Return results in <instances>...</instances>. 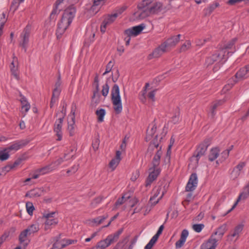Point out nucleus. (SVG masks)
I'll list each match as a JSON object with an SVG mask.
<instances>
[{
    "mask_svg": "<svg viewBox=\"0 0 249 249\" xmlns=\"http://www.w3.org/2000/svg\"><path fill=\"white\" fill-rule=\"evenodd\" d=\"M76 10L73 6L66 9L62 16L60 21L58 23L56 35L57 38H60L67 29L71 24L75 17Z\"/></svg>",
    "mask_w": 249,
    "mask_h": 249,
    "instance_id": "obj_1",
    "label": "nucleus"
},
{
    "mask_svg": "<svg viewBox=\"0 0 249 249\" xmlns=\"http://www.w3.org/2000/svg\"><path fill=\"white\" fill-rule=\"evenodd\" d=\"M150 4H148L143 8L138 7V13L140 18L143 19L151 14L158 13L162 9V5L160 2H156L152 5Z\"/></svg>",
    "mask_w": 249,
    "mask_h": 249,
    "instance_id": "obj_2",
    "label": "nucleus"
},
{
    "mask_svg": "<svg viewBox=\"0 0 249 249\" xmlns=\"http://www.w3.org/2000/svg\"><path fill=\"white\" fill-rule=\"evenodd\" d=\"M111 101L113 108L117 114L120 113L123 109L119 86L115 84L111 90Z\"/></svg>",
    "mask_w": 249,
    "mask_h": 249,
    "instance_id": "obj_3",
    "label": "nucleus"
},
{
    "mask_svg": "<svg viewBox=\"0 0 249 249\" xmlns=\"http://www.w3.org/2000/svg\"><path fill=\"white\" fill-rule=\"evenodd\" d=\"M144 28V24H141L125 30L124 31V35L126 36L124 39L125 41V45L126 46L129 45L131 37L138 36Z\"/></svg>",
    "mask_w": 249,
    "mask_h": 249,
    "instance_id": "obj_4",
    "label": "nucleus"
},
{
    "mask_svg": "<svg viewBox=\"0 0 249 249\" xmlns=\"http://www.w3.org/2000/svg\"><path fill=\"white\" fill-rule=\"evenodd\" d=\"M166 190L164 186H156L152 191V196H151L149 203L151 206H154L157 204L160 200L165 193Z\"/></svg>",
    "mask_w": 249,
    "mask_h": 249,
    "instance_id": "obj_5",
    "label": "nucleus"
},
{
    "mask_svg": "<svg viewBox=\"0 0 249 249\" xmlns=\"http://www.w3.org/2000/svg\"><path fill=\"white\" fill-rule=\"evenodd\" d=\"M223 51H221L220 50L217 51L206 59V63L208 65H212L214 62L223 63L228 58V56L226 54H223Z\"/></svg>",
    "mask_w": 249,
    "mask_h": 249,
    "instance_id": "obj_6",
    "label": "nucleus"
},
{
    "mask_svg": "<svg viewBox=\"0 0 249 249\" xmlns=\"http://www.w3.org/2000/svg\"><path fill=\"white\" fill-rule=\"evenodd\" d=\"M39 230V224L37 223L33 224L23 231L19 235V240L20 243H23L26 240V238L32 234L37 232Z\"/></svg>",
    "mask_w": 249,
    "mask_h": 249,
    "instance_id": "obj_7",
    "label": "nucleus"
},
{
    "mask_svg": "<svg viewBox=\"0 0 249 249\" xmlns=\"http://www.w3.org/2000/svg\"><path fill=\"white\" fill-rule=\"evenodd\" d=\"M121 232H118L114 234L109 235L105 240H101L97 243L96 248L97 249H104L109 246L111 244L117 241Z\"/></svg>",
    "mask_w": 249,
    "mask_h": 249,
    "instance_id": "obj_8",
    "label": "nucleus"
},
{
    "mask_svg": "<svg viewBox=\"0 0 249 249\" xmlns=\"http://www.w3.org/2000/svg\"><path fill=\"white\" fill-rule=\"evenodd\" d=\"M125 10V7H122L120 11H119V13H116L107 16L105 18L104 21L101 25L100 28L101 32L104 33L106 32L107 27L110 24L112 23L115 20L118 15L121 14Z\"/></svg>",
    "mask_w": 249,
    "mask_h": 249,
    "instance_id": "obj_9",
    "label": "nucleus"
},
{
    "mask_svg": "<svg viewBox=\"0 0 249 249\" xmlns=\"http://www.w3.org/2000/svg\"><path fill=\"white\" fill-rule=\"evenodd\" d=\"M30 35V28L27 26L20 35L21 40L19 45L26 51L29 41Z\"/></svg>",
    "mask_w": 249,
    "mask_h": 249,
    "instance_id": "obj_10",
    "label": "nucleus"
},
{
    "mask_svg": "<svg viewBox=\"0 0 249 249\" xmlns=\"http://www.w3.org/2000/svg\"><path fill=\"white\" fill-rule=\"evenodd\" d=\"M55 214V213H47L44 215V217L46 219L45 222L44 229L45 231H47L51 228L52 226L56 225L58 221L57 219L54 218L53 215Z\"/></svg>",
    "mask_w": 249,
    "mask_h": 249,
    "instance_id": "obj_11",
    "label": "nucleus"
},
{
    "mask_svg": "<svg viewBox=\"0 0 249 249\" xmlns=\"http://www.w3.org/2000/svg\"><path fill=\"white\" fill-rule=\"evenodd\" d=\"M160 172V168L151 167L149 168V174L146 181V186H150L159 175Z\"/></svg>",
    "mask_w": 249,
    "mask_h": 249,
    "instance_id": "obj_12",
    "label": "nucleus"
},
{
    "mask_svg": "<svg viewBox=\"0 0 249 249\" xmlns=\"http://www.w3.org/2000/svg\"><path fill=\"white\" fill-rule=\"evenodd\" d=\"M249 76V64L241 68L235 75L233 78L238 82L247 78Z\"/></svg>",
    "mask_w": 249,
    "mask_h": 249,
    "instance_id": "obj_13",
    "label": "nucleus"
},
{
    "mask_svg": "<svg viewBox=\"0 0 249 249\" xmlns=\"http://www.w3.org/2000/svg\"><path fill=\"white\" fill-rule=\"evenodd\" d=\"M197 184V177L196 173L191 175L188 182L186 186L185 190L187 192H191L195 190Z\"/></svg>",
    "mask_w": 249,
    "mask_h": 249,
    "instance_id": "obj_14",
    "label": "nucleus"
},
{
    "mask_svg": "<svg viewBox=\"0 0 249 249\" xmlns=\"http://www.w3.org/2000/svg\"><path fill=\"white\" fill-rule=\"evenodd\" d=\"M237 38H234L229 41L227 43L225 44L224 46L220 50L221 51H223V54H226L228 57V54L230 53H232L235 51L234 44L236 41Z\"/></svg>",
    "mask_w": 249,
    "mask_h": 249,
    "instance_id": "obj_15",
    "label": "nucleus"
},
{
    "mask_svg": "<svg viewBox=\"0 0 249 249\" xmlns=\"http://www.w3.org/2000/svg\"><path fill=\"white\" fill-rule=\"evenodd\" d=\"M249 196V183L244 187L243 191L238 196L236 202L232 207L227 212V213L231 212L237 206L239 201L241 199H246Z\"/></svg>",
    "mask_w": 249,
    "mask_h": 249,
    "instance_id": "obj_16",
    "label": "nucleus"
},
{
    "mask_svg": "<svg viewBox=\"0 0 249 249\" xmlns=\"http://www.w3.org/2000/svg\"><path fill=\"white\" fill-rule=\"evenodd\" d=\"M227 230V225L226 224H224L216 229L215 231L213 233L211 236H213V238L215 239L216 242L220 240L224 233Z\"/></svg>",
    "mask_w": 249,
    "mask_h": 249,
    "instance_id": "obj_17",
    "label": "nucleus"
},
{
    "mask_svg": "<svg viewBox=\"0 0 249 249\" xmlns=\"http://www.w3.org/2000/svg\"><path fill=\"white\" fill-rule=\"evenodd\" d=\"M63 119L64 117L59 118L55 121L54 125L53 130L57 137V141H61L62 138V127Z\"/></svg>",
    "mask_w": 249,
    "mask_h": 249,
    "instance_id": "obj_18",
    "label": "nucleus"
},
{
    "mask_svg": "<svg viewBox=\"0 0 249 249\" xmlns=\"http://www.w3.org/2000/svg\"><path fill=\"white\" fill-rule=\"evenodd\" d=\"M180 36L181 35L180 34L172 36L162 43L165 45L166 48L168 50L175 47L179 42Z\"/></svg>",
    "mask_w": 249,
    "mask_h": 249,
    "instance_id": "obj_19",
    "label": "nucleus"
},
{
    "mask_svg": "<svg viewBox=\"0 0 249 249\" xmlns=\"http://www.w3.org/2000/svg\"><path fill=\"white\" fill-rule=\"evenodd\" d=\"M244 227V223L243 222L237 225L234 228L232 232L229 235V237L231 240L235 239L236 240L238 239L239 235L241 233Z\"/></svg>",
    "mask_w": 249,
    "mask_h": 249,
    "instance_id": "obj_20",
    "label": "nucleus"
},
{
    "mask_svg": "<svg viewBox=\"0 0 249 249\" xmlns=\"http://www.w3.org/2000/svg\"><path fill=\"white\" fill-rule=\"evenodd\" d=\"M20 98L19 101L21 103V109L20 112L22 114L23 117H25L27 112L31 108L30 103L28 102L26 98L24 96L20 95Z\"/></svg>",
    "mask_w": 249,
    "mask_h": 249,
    "instance_id": "obj_21",
    "label": "nucleus"
},
{
    "mask_svg": "<svg viewBox=\"0 0 249 249\" xmlns=\"http://www.w3.org/2000/svg\"><path fill=\"white\" fill-rule=\"evenodd\" d=\"M167 49L165 47V45L162 43L159 47L156 48L154 51L148 55V59H151L153 58H158L161 56Z\"/></svg>",
    "mask_w": 249,
    "mask_h": 249,
    "instance_id": "obj_22",
    "label": "nucleus"
},
{
    "mask_svg": "<svg viewBox=\"0 0 249 249\" xmlns=\"http://www.w3.org/2000/svg\"><path fill=\"white\" fill-rule=\"evenodd\" d=\"M208 145L206 143L203 142L199 145L197 147L195 154L194 156L196 158V161H198L200 158L203 156L207 149Z\"/></svg>",
    "mask_w": 249,
    "mask_h": 249,
    "instance_id": "obj_23",
    "label": "nucleus"
},
{
    "mask_svg": "<svg viewBox=\"0 0 249 249\" xmlns=\"http://www.w3.org/2000/svg\"><path fill=\"white\" fill-rule=\"evenodd\" d=\"M246 163L244 162H240L232 170L231 177L232 179H235L240 175L241 171L245 166Z\"/></svg>",
    "mask_w": 249,
    "mask_h": 249,
    "instance_id": "obj_24",
    "label": "nucleus"
},
{
    "mask_svg": "<svg viewBox=\"0 0 249 249\" xmlns=\"http://www.w3.org/2000/svg\"><path fill=\"white\" fill-rule=\"evenodd\" d=\"M217 245L215 239L213 236H210L207 242L201 245L200 249H215Z\"/></svg>",
    "mask_w": 249,
    "mask_h": 249,
    "instance_id": "obj_25",
    "label": "nucleus"
},
{
    "mask_svg": "<svg viewBox=\"0 0 249 249\" xmlns=\"http://www.w3.org/2000/svg\"><path fill=\"white\" fill-rule=\"evenodd\" d=\"M26 144V143L24 142V140L17 141L15 142L10 146L7 147V148L10 152L12 151H16L25 145Z\"/></svg>",
    "mask_w": 249,
    "mask_h": 249,
    "instance_id": "obj_26",
    "label": "nucleus"
},
{
    "mask_svg": "<svg viewBox=\"0 0 249 249\" xmlns=\"http://www.w3.org/2000/svg\"><path fill=\"white\" fill-rule=\"evenodd\" d=\"M43 190L41 188H36L28 191L25 196L31 198L37 197L43 195Z\"/></svg>",
    "mask_w": 249,
    "mask_h": 249,
    "instance_id": "obj_27",
    "label": "nucleus"
},
{
    "mask_svg": "<svg viewBox=\"0 0 249 249\" xmlns=\"http://www.w3.org/2000/svg\"><path fill=\"white\" fill-rule=\"evenodd\" d=\"M121 153L120 151H117L116 154V157L115 158L112 159L109 163V166L110 168L112 169V170H114L116 167L118 166L121 160Z\"/></svg>",
    "mask_w": 249,
    "mask_h": 249,
    "instance_id": "obj_28",
    "label": "nucleus"
},
{
    "mask_svg": "<svg viewBox=\"0 0 249 249\" xmlns=\"http://www.w3.org/2000/svg\"><path fill=\"white\" fill-rule=\"evenodd\" d=\"M162 151L160 150H158L156 154L154 156L152 162V167L154 168H159V166L160 161V157L162 155Z\"/></svg>",
    "mask_w": 249,
    "mask_h": 249,
    "instance_id": "obj_29",
    "label": "nucleus"
},
{
    "mask_svg": "<svg viewBox=\"0 0 249 249\" xmlns=\"http://www.w3.org/2000/svg\"><path fill=\"white\" fill-rule=\"evenodd\" d=\"M75 147L73 146L70 147L65 151L64 158L65 160H68L70 159L74 158V153L75 152Z\"/></svg>",
    "mask_w": 249,
    "mask_h": 249,
    "instance_id": "obj_30",
    "label": "nucleus"
},
{
    "mask_svg": "<svg viewBox=\"0 0 249 249\" xmlns=\"http://www.w3.org/2000/svg\"><path fill=\"white\" fill-rule=\"evenodd\" d=\"M219 6L218 2H214L213 4H210L207 7L205 8L203 11L205 16H209L212 13L214 9Z\"/></svg>",
    "mask_w": 249,
    "mask_h": 249,
    "instance_id": "obj_31",
    "label": "nucleus"
},
{
    "mask_svg": "<svg viewBox=\"0 0 249 249\" xmlns=\"http://www.w3.org/2000/svg\"><path fill=\"white\" fill-rule=\"evenodd\" d=\"M220 150L217 147L212 148L209 155V160L211 161L214 160L219 155Z\"/></svg>",
    "mask_w": 249,
    "mask_h": 249,
    "instance_id": "obj_32",
    "label": "nucleus"
},
{
    "mask_svg": "<svg viewBox=\"0 0 249 249\" xmlns=\"http://www.w3.org/2000/svg\"><path fill=\"white\" fill-rule=\"evenodd\" d=\"M53 170H54V168L53 167L52 164H50L41 168L38 169V170H36V172L39 173L40 175H43L45 174H47Z\"/></svg>",
    "mask_w": 249,
    "mask_h": 249,
    "instance_id": "obj_33",
    "label": "nucleus"
},
{
    "mask_svg": "<svg viewBox=\"0 0 249 249\" xmlns=\"http://www.w3.org/2000/svg\"><path fill=\"white\" fill-rule=\"evenodd\" d=\"M10 151L6 148L0 151V160L4 161L9 158Z\"/></svg>",
    "mask_w": 249,
    "mask_h": 249,
    "instance_id": "obj_34",
    "label": "nucleus"
},
{
    "mask_svg": "<svg viewBox=\"0 0 249 249\" xmlns=\"http://www.w3.org/2000/svg\"><path fill=\"white\" fill-rule=\"evenodd\" d=\"M236 81L233 77L231 78L228 80V83L224 86L223 89V92H225L231 89L232 86L236 83Z\"/></svg>",
    "mask_w": 249,
    "mask_h": 249,
    "instance_id": "obj_35",
    "label": "nucleus"
},
{
    "mask_svg": "<svg viewBox=\"0 0 249 249\" xmlns=\"http://www.w3.org/2000/svg\"><path fill=\"white\" fill-rule=\"evenodd\" d=\"M151 125L152 127L151 128V129L150 130H147V136L146 137L147 141H149L150 140L151 138H152L153 136L155 134L156 131L157 127L156 126V124H151Z\"/></svg>",
    "mask_w": 249,
    "mask_h": 249,
    "instance_id": "obj_36",
    "label": "nucleus"
},
{
    "mask_svg": "<svg viewBox=\"0 0 249 249\" xmlns=\"http://www.w3.org/2000/svg\"><path fill=\"white\" fill-rule=\"evenodd\" d=\"M59 96V90L57 89L53 90V95L50 103V107L52 108L56 102Z\"/></svg>",
    "mask_w": 249,
    "mask_h": 249,
    "instance_id": "obj_37",
    "label": "nucleus"
},
{
    "mask_svg": "<svg viewBox=\"0 0 249 249\" xmlns=\"http://www.w3.org/2000/svg\"><path fill=\"white\" fill-rule=\"evenodd\" d=\"M158 135L155 136L154 140L150 142L149 147L148 148V151L153 150L154 148H158L159 143L157 140Z\"/></svg>",
    "mask_w": 249,
    "mask_h": 249,
    "instance_id": "obj_38",
    "label": "nucleus"
},
{
    "mask_svg": "<svg viewBox=\"0 0 249 249\" xmlns=\"http://www.w3.org/2000/svg\"><path fill=\"white\" fill-rule=\"evenodd\" d=\"M61 242L62 243V247L64 248L70 245L76 243L77 240L76 239H64L61 240Z\"/></svg>",
    "mask_w": 249,
    "mask_h": 249,
    "instance_id": "obj_39",
    "label": "nucleus"
},
{
    "mask_svg": "<svg viewBox=\"0 0 249 249\" xmlns=\"http://www.w3.org/2000/svg\"><path fill=\"white\" fill-rule=\"evenodd\" d=\"M191 47V43L190 40L186 41L180 47V52H184L189 50Z\"/></svg>",
    "mask_w": 249,
    "mask_h": 249,
    "instance_id": "obj_40",
    "label": "nucleus"
},
{
    "mask_svg": "<svg viewBox=\"0 0 249 249\" xmlns=\"http://www.w3.org/2000/svg\"><path fill=\"white\" fill-rule=\"evenodd\" d=\"M65 160L63 157H59L54 161L51 164L54 170L56 169L60 164H61Z\"/></svg>",
    "mask_w": 249,
    "mask_h": 249,
    "instance_id": "obj_41",
    "label": "nucleus"
},
{
    "mask_svg": "<svg viewBox=\"0 0 249 249\" xmlns=\"http://www.w3.org/2000/svg\"><path fill=\"white\" fill-rule=\"evenodd\" d=\"M106 114V111L104 109H100L99 110H97L96 111V114L98 116V121L100 122H102L103 121L104 117Z\"/></svg>",
    "mask_w": 249,
    "mask_h": 249,
    "instance_id": "obj_42",
    "label": "nucleus"
},
{
    "mask_svg": "<svg viewBox=\"0 0 249 249\" xmlns=\"http://www.w3.org/2000/svg\"><path fill=\"white\" fill-rule=\"evenodd\" d=\"M10 70L12 74L15 77V78L18 79L19 76L18 72V68L15 67L13 61L11 64Z\"/></svg>",
    "mask_w": 249,
    "mask_h": 249,
    "instance_id": "obj_43",
    "label": "nucleus"
},
{
    "mask_svg": "<svg viewBox=\"0 0 249 249\" xmlns=\"http://www.w3.org/2000/svg\"><path fill=\"white\" fill-rule=\"evenodd\" d=\"M24 0H13L10 7V10L15 12L18 7L19 4L23 2Z\"/></svg>",
    "mask_w": 249,
    "mask_h": 249,
    "instance_id": "obj_44",
    "label": "nucleus"
},
{
    "mask_svg": "<svg viewBox=\"0 0 249 249\" xmlns=\"http://www.w3.org/2000/svg\"><path fill=\"white\" fill-rule=\"evenodd\" d=\"M6 20L7 19L5 17V14L3 12L0 15V35H1L2 34L3 27Z\"/></svg>",
    "mask_w": 249,
    "mask_h": 249,
    "instance_id": "obj_45",
    "label": "nucleus"
},
{
    "mask_svg": "<svg viewBox=\"0 0 249 249\" xmlns=\"http://www.w3.org/2000/svg\"><path fill=\"white\" fill-rule=\"evenodd\" d=\"M59 5H55V8H53L50 14V18L52 19H55L56 16L59 13L60 9L58 7Z\"/></svg>",
    "mask_w": 249,
    "mask_h": 249,
    "instance_id": "obj_46",
    "label": "nucleus"
},
{
    "mask_svg": "<svg viewBox=\"0 0 249 249\" xmlns=\"http://www.w3.org/2000/svg\"><path fill=\"white\" fill-rule=\"evenodd\" d=\"M105 0H93V4L91 6V10L93 12L95 10V13L98 11V8L97 9H96L97 6H100L102 5Z\"/></svg>",
    "mask_w": 249,
    "mask_h": 249,
    "instance_id": "obj_47",
    "label": "nucleus"
},
{
    "mask_svg": "<svg viewBox=\"0 0 249 249\" xmlns=\"http://www.w3.org/2000/svg\"><path fill=\"white\" fill-rule=\"evenodd\" d=\"M223 102H224V101H223L222 100H219V101H218L216 102L215 103H214L212 106L211 109V113L212 116H213L214 115L215 110L216 109L217 107L218 106H219V105H221Z\"/></svg>",
    "mask_w": 249,
    "mask_h": 249,
    "instance_id": "obj_48",
    "label": "nucleus"
},
{
    "mask_svg": "<svg viewBox=\"0 0 249 249\" xmlns=\"http://www.w3.org/2000/svg\"><path fill=\"white\" fill-rule=\"evenodd\" d=\"M26 208L28 213L31 215L33 214V212L35 210L34 206L33 203L31 202H27L26 203Z\"/></svg>",
    "mask_w": 249,
    "mask_h": 249,
    "instance_id": "obj_49",
    "label": "nucleus"
},
{
    "mask_svg": "<svg viewBox=\"0 0 249 249\" xmlns=\"http://www.w3.org/2000/svg\"><path fill=\"white\" fill-rule=\"evenodd\" d=\"M75 124V120H71L68 122V129L69 131L70 135L72 136L74 134V125Z\"/></svg>",
    "mask_w": 249,
    "mask_h": 249,
    "instance_id": "obj_50",
    "label": "nucleus"
},
{
    "mask_svg": "<svg viewBox=\"0 0 249 249\" xmlns=\"http://www.w3.org/2000/svg\"><path fill=\"white\" fill-rule=\"evenodd\" d=\"M94 83L96 87V90H95L93 92V95L92 98H94L96 96V94H97L99 90V79L98 75H96L95 77L94 78Z\"/></svg>",
    "mask_w": 249,
    "mask_h": 249,
    "instance_id": "obj_51",
    "label": "nucleus"
},
{
    "mask_svg": "<svg viewBox=\"0 0 249 249\" xmlns=\"http://www.w3.org/2000/svg\"><path fill=\"white\" fill-rule=\"evenodd\" d=\"M107 217H108L107 215L98 216V217L94 218L92 221L95 223H97L98 225H99L101 223H102L104 220H105L106 219H107Z\"/></svg>",
    "mask_w": 249,
    "mask_h": 249,
    "instance_id": "obj_52",
    "label": "nucleus"
},
{
    "mask_svg": "<svg viewBox=\"0 0 249 249\" xmlns=\"http://www.w3.org/2000/svg\"><path fill=\"white\" fill-rule=\"evenodd\" d=\"M76 110V105L74 104H73L71 106V114L69 115V117L72 121L75 120Z\"/></svg>",
    "mask_w": 249,
    "mask_h": 249,
    "instance_id": "obj_53",
    "label": "nucleus"
},
{
    "mask_svg": "<svg viewBox=\"0 0 249 249\" xmlns=\"http://www.w3.org/2000/svg\"><path fill=\"white\" fill-rule=\"evenodd\" d=\"M103 198L101 196L95 198L93 201L91 202V206L92 207H95L98 204L100 203L103 200Z\"/></svg>",
    "mask_w": 249,
    "mask_h": 249,
    "instance_id": "obj_54",
    "label": "nucleus"
},
{
    "mask_svg": "<svg viewBox=\"0 0 249 249\" xmlns=\"http://www.w3.org/2000/svg\"><path fill=\"white\" fill-rule=\"evenodd\" d=\"M204 227V225L203 224H196L193 226V230L197 232H200Z\"/></svg>",
    "mask_w": 249,
    "mask_h": 249,
    "instance_id": "obj_55",
    "label": "nucleus"
},
{
    "mask_svg": "<svg viewBox=\"0 0 249 249\" xmlns=\"http://www.w3.org/2000/svg\"><path fill=\"white\" fill-rule=\"evenodd\" d=\"M114 66V63L111 61H110L106 66V69L105 71L103 73V75H105L106 74L109 72L111 70L112 67Z\"/></svg>",
    "mask_w": 249,
    "mask_h": 249,
    "instance_id": "obj_56",
    "label": "nucleus"
},
{
    "mask_svg": "<svg viewBox=\"0 0 249 249\" xmlns=\"http://www.w3.org/2000/svg\"><path fill=\"white\" fill-rule=\"evenodd\" d=\"M109 87L107 83H106L105 85L103 86L102 94L104 96L106 97L109 91Z\"/></svg>",
    "mask_w": 249,
    "mask_h": 249,
    "instance_id": "obj_57",
    "label": "nucleus"
},
{
    "mask_svg": "<svg viewBox=\"0 0 249 249\" xmlns=\"http://www.w3.org/2000/svg\"><path fill=\"white\" fill-rule=\"evenodd\" d=\"M63 247H62V243L61 241H56L53 246V249H62Z\"/></svg>",
    "mask_w": 249,
    "mask_h": 249,
    "instance_id": "obj_58",
    "label": "nucleus"
},
{
    "mask_svg": "<svg viewBox=\"0 0 249 249\" xmlns=\"http://www.w3.org/2000/svg\"><path fill=\"white\" fill-rule=\"evenodd\" d=\"M174 142H175V140H174V139H173L172 137L171 138V139H170V144L168 145V149H167V151L166 155H167V156H169V157L170 156L171 153V147L173 146Z\"/></svg>",
    "mask_w": 249,
    "mask_h": 249,
    "instance_id": "obj_59",
    "label": "nucleus"
},
{
    "mask_svg": "<svg viewBox=\"0 0 249 249\" xmlns=\"http://www.w3.org/2000/svg\"><path fill=\"white\" fill-rule=\"evenodd\" d=\"M151 0H143L141 3L139 4L138 7L143 8L148 4L151 3Z\"/></svg>",
    "mask_w": 249,
    "mask_h": 249,
    "instance_id": "obj_60",
    "label": "nucleus"
},
{
    "mask_svg": "<svg viewBox=\"0 0 249 249\" xmlns=\"http://www.w3.org/2000/svg\"><path fill=\"white\" fill-rule=\"evenodd\" d=\"M78 165H74L71 169L67 170L68 174L71 173V174L75 173L78 169Z\"/></svg>",
    "mask_w": 249,
    "mask_h": 249,
    "instance_id": "obj_61",
    "label": "nucleus"
},
{
    "mask_svg": "<svg viewBox=\"0 0 249 249\" xmlns=\"http://www.w3.org/2000/svg\"><path fill=\"white\" fill-rule=\"evenodd\" d=\"M189 233L187 230H183L181 233L180 238L186 241L187 236H188Z\"/></svg>",
    "mask_w": 249,
    "mask_h": 249,
    "instance_id": "obj_62",
    "label": "nucleus"
},
{
    "mask_svg": "<svg viewBox=\"0 0 249 249\" xmlns=\"http://www.w3.org/2000/svg\"><path fill=\"white\" fill-rule=\"evenodd\" d=\"M189 233L187 230H183L181 233L180 238L186 241L187 236H188Z\"/></svg>",
    "mask_w": 249,
    "mask_h": 249,
    "instance_id": "obj_63",
    "label": "nucleus"
},
{
    "mask_svg": "<svg viewBox=\"0 0 249 249\" xmlns=\"http://www.w3.org/2000/svg\"><path fill=\"white\" fill-rule=\"evenodd\" d=\"M186 241L180 238L176 243V247L177 249H179L181 248L185 243Z\"/></svg>",
    "mask_w": 249,
    "mask_h": 249,
    "instance_id": "obj_64",
    "label": "nucleus"
}]
</instances>
